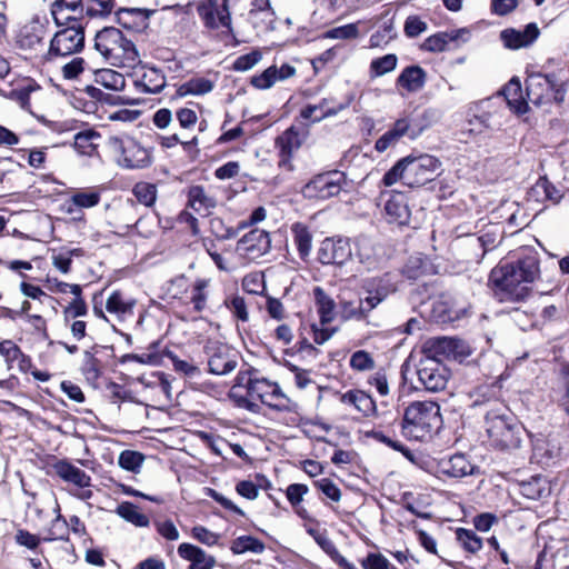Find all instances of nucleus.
I'll use <instances>...</instances> for the list:
<instances>
[{"label":"nucleus","mask_w":569,"mask_h":569,"mask_svg":"<svg viewBox=\"0 0 569 569\" xmlns=\"http://www.w3.org/2000/svg\"><path fill=\"white\" fill-rule=\"evenodd\" d=\"M363 300L371 308L376 309L378 305L385 301L391 293L397 290L392 277L389 273L382 277L367 278L362 282Z\"/></svg>","instance_id":"ddd939ff"},{"label":"nucleus","mask_w":569,"mask_h":569,"mask_svg":"<svg viewBox=\"0 0 569 569\" xmlns=\"http://www.w3.org/2000/svg\"><path fill=\"white\" fill-rule=\"evenodd\" d=\"M100 134L93 130L80 131L74 136V149L81 153L90 156L97 148L94 142Z\"/></svg>","instance_id":"a18cd8bd"},{"label":"nucleus","mask_w":569,"mask_h":569,"mask_svg":"<svg viewBox=\"0 0 569 569\" xmlns=\"http://www.w3.org/2000/svg\"><path fill=\"white\" fill-rule=\"evenodd\" d=\"M448 43L449 40L447 33L441 32L428 37L422 43V49L430 52H441L446 50Z\"/></svg>","instance_id":"69168bd1"},{"label":"nucleus","mask_w":569,"mask_h":569,"mask_svg":"<svg viewBox=\"0 0 569 569\" xmlns=\"http://www.w3.org/2000/svg\"><path fill=\"white\" fill-rule=\"evenodd\" d=\"M340 401L355 407L366 417L375 415L377 410L375 400L362 390H349L340 396Z\"/></svg>","instance_id":"bb28decb"},{"label":"nucleus","mask_w":569,"mask_h":569,"mask_svg":"<svg viewBox=\"0 0 569 569\" xmlns=\"http://www.w3.org/2000/svg\"><path fill=\"white\" fill-rule=\"evenodd\" d=\"M84 47V28L82 23L64 26L52 37L48 59L68 57L80 52Z\"/></svg>","instance_id":"6e6552de"},{"label":"nucleus","mask_w":569,"mask_h":569,"mask_svg":"<svg viewBox=\"0 0 569 569\" xmlns=\"http://www.w3.org/2000/svg\"><path fill=\"white\" fill-rule=\"evenodd\" d=\"M313 297L321 326L332 322L336 318V302L321 287L313 288Z\"/></svg>","instance_id":"72a5a7b5"},{"label":"nucleus","mask_w":569,"mask_h":569,"mask_svg":"<svg viewBox=\"0 0 569 569\" xmlns=\"http://www.w3.org/2000/svg\"><path fill=\"white\" fill-rule=\"evenodd\" d=\"M539 276V262L527 256L516 262L499 263L489 276V282L500 300L521 301L530 293V284Z\"/></svg>","instance_id":"f257e3e1"},{"label":"nucleus","mask_w":569,"mask_h":569,"mask_svg":"<svg viewBox=\"0 0 569 569\" xmlns=\"http://www.w3.org/2000/svg\"><path fill=\"white\" fill-rule=\"evenodd\" d=\"M486 406L485 427L491 445L501 450L518 449L522 442L523 428L509 409L498 401L479 402Z\"/></svg>","instance_id":"f03ea898"},{"label":"nucleus","mask_w":569,"mask_h":569,"mask_svg":"<svg viewBox=\"0 0 569 569\" xmlns=\"http://www.w3.org/2000/svg\"><path fill=\"white\" fill-rule=\"evenodd\" d=\"M216 199L203 187L192 186L188 191V206L200 214H208L216 207Z\"/></svg>","instance_id":"7c9ffc66"},{"label":"nucleus","mask_w":569,"mask_h":569,"mask_svg":"<svg viewBox=\"0 0 569 569\" xmlns=\"http://www.w3.org/2000/svg\"><path fill=\"white\" fill-rule=\"evenodd\" d=\"M107 144L124 168H143L150 163L149 151L128 134L111 136Z\"/></svg>","instance_id":"0eeeda50"},{"label":"nucleus","mask_w":569,"mask_h":569,"mask_svg":"<svg viewBox=\"0 0 569 569\" xmlns=\"http://www.w3.org/2000/svg\"><path fill=\"white\" fill-rule=\"evenodd\" d=\"M94 82L106 89L122 91L126 87L124 77L112 69H101L94 73Z\"/></svg>","instance_id":"a19ab883"},{"label":"nucleus","mask_w":569,"mask_h":569,"mask_svg":"<svg viewBox=\"0 0 569 569\" xmlns=\"http://www.w3.org/2000/svg\"><path fill=\"white\" fill-rule=\"evenodd\" d=\"M208 355L209 371L222 376L233 371L237 367V353L228 345L214 340H208L204 346Z\"/></svg>","instance_id":"f8f14e48"},{"label":"nucleus","mask_w":569,"mask_h":569,"mask_svg":"<svg viewBox=\"0 0 569 569\" xmlns=\"http://www.w3.org/2000/svg\"><path fill=\"white\" fill-rule=\"evenodd\" d=\"M565 82L555 73L530 74L526 80V93L528 103L531 102L537 107L555 102L561 104L566 97Z\"/></svg>","instance_id":"39448f33"},{"label":"nucleus","mask_w":569,"mask_h":569,"mask_svg":"<svg viewBox=\"0 0 569 569\" xmlns=\"http://www.w3.org/2000/svg\"><path fill=\"white\" fill-rule=\"evenodd\" d=\"M562 197V190L549 181L547 177H540L528 192V198L537 202L551 201L558 203Z\"/></svg>","instance_id":"b1692460"},{"label":"nucleus","mask_w":569,"mask_h":569,"mask_svg":"<svg viewBox=\"0 0 569 569\" xmlns=\"http://www.w3.org/2000/svg\"><path fill=\"white\" fill-rule=\"evenodd\" d=\"M376 242L365 236L358 237L356 240V257L363 268L368 271L376 270L380 256Z\"/></svg>","instance_id":"5701e85b"},{"label":"nucleus","mask_w":569,"mask_h":569,"mask_svg":"<svg viewBox=\"0 0 569 569\" xmlns=\"http://www.w3.org/2000/svg\"><path fill=\"white\" fill-rule=\"evenodd\" d=\"M406 174L405 184L415 188L432 181L438 174L441 162L433 156L420 154L418 157H405Z\"/></svg>","instance_id":"1a4fd4ad"},{"label":"nucleus","mask_w":569,"mask_h":569,"mask_svg":"<svg viewBox=\"0 0 569 569\" xmlns=\"http://www.w3.org/2000/svg\"><path fill=\"white\" fill-rule=\"evenodd\" d=\"M460 546L470 553H476L482 548V540L472 530L459 528L456 531Z\"/></svg>","instance_id":"09e8293b"},{"label":"nucleus","mask_w":569,"mask_h":569,"mask_svg":"<svg viewBox=\"0 0 569 569\" xmlns=\"http://www.w3.org/2000/svg\"><path fill=\"white\" fill-rule=\"evenodd\" d=\"M247 393L251 399L263 401L268 393L277 390V383L264 378H248L246 382Z\"/></svg>","instance_id":"79ce46f5"},{"label":"nucleus","mask_w":569,"mask_h":569,"mask_svg":"<svg viewBox=\"0 0 569 569\" xmlns=\"http://www.w3.org/2000/svg\"><path fill=\"white\" fill-rule=\"evenodd\" d=\"M301 144L302 139L300 138V134L295 129V127H290L281 136H279L276 140V146L280 149V164H289L290 158L301 147Z\"/></svg>","instance_id":"cd10ccee"},{"label":"nucleus","mask_w":569,"mask_h":569,"mask_svg":"<svg viewBox=\"0 0 569 569\" xmlns=\"http://www.w3.org/2000/svg\"><path fill=\"white\" fill-rule=\"evenodd\" d=\"M291 232L300 258H308L312 248V236L309 229L305 224L297 222L292 224Z\"/></svg>","instance_id":"ea45409f"},{"label":"nucleus","mask_w":569,"mask_h":569,"mask_svg":"<svg viewBox=\"0 0 569 569\" xmlns=\"http://www.w3.org/2000/svg\"><path fill=\"white\" fill-rule=\"evenodd\" d=\"M421 132L422 129L412 127L408 118H400L376 141L375 149L378 152H385L388 148L395 147L401 138L408 137L415 140Z\"/></svg>","instance_id":"2eb2a0df"},{"label":"nucleus","mask_w":569,"mask_h":569,"mask_svg":"<svg viewBox=\"0 0 569 569\" xmlns=\"http://www.w3.org/2000/svg\"><path fill=\"white\" fill-rule=\"evenodd\" d=\"M459 339L449 337H433L429 338L422 347L423 357H431L433 359L456 357L461 347Z\"/></svg>","instance_id":"6ab92c4d"},{"label":"nucleus","mask_w":569,"mask_h":569,"mask_svg":"<svg viewBox=\"0 0 569 569\" xmlns=\"http://www.w3.org/2000/svg\"><path fill=\"white\" fill-rule=\"evenodd\" d=\"M398 58L393 53L386 54L381 58L373 59L370 63V77H381L396 69Z\"/></svg>","instance_id":"de8ad7c7"},{"label":"nucleus","mask_w":569,"mask_h":569,"mask_svg":"<svg viewBox=\"0 0 569 569\" xmlns=\"http://www.w3.org/2000/svg\"><path fill=\"white\" fill-rule=\"evenodd\" d=\"M278 81L277 67L271 66L266 69L262 73L252 77L251 84L257 89H269Z\"/></svg>","instance_id":"13d9d810"},{"label":"nucleus","mask_w":569,"mask_h":569,"mask_svg":"<svg viewBox=\"0 0 569 569\" xmlns=\"http://www.w3.org/2000/svg\"><path fill=\"white\" fill-rule=\"evenodd\" d=\"M81 371L89 382L97 381L101 373L99 360L88 350L83 352Z\"/></svg>","instance_id":"603ef678"},{"label":"nucleus","mask_w":569,"mask_h":569,"mask_svg":"<svg viewBox=\"0 0 569 569\" xmlns=\"http://www.w3.org/2000/svg\"><path fill=\"white\" fill-rule=\"evenodd\" d=\"M371 311V308L368 307L362 297L359 299L358 306H356L351 301H346L341 303V317L345 320L355 319L358 321H362L369 317Z\"/></svg>","instance_id":"37998d69"},{"label":"nucleus","mask_w":569,"mask_h":569,"mask_svg":"<svg viewBox=\"0 0 569 569\" xmlns=\"http://www.w3.org/2000/svg\"><path fill=\"white\" fill-rule=\"evenodd\" d=\"M352 256V250L347 239H325L318 250V260L322 264L342 266Z\"/></svg>","instance_id":"dca6fc26"},{"label":"nucleus","mask_w":569,"mask_h":569,"mask_svg":"<svg viewBox=\"0 0 569 569\" xmlns=\"http://www.w3.org/2000/svg\"><path fill=\"white\" fill-rule=\"evenodd\" d=\"M426 82V73L419 66H410L402 70L397 79V86L408 92L419 91Z\"/></svg>","instance_id":"2f4dec72"},{"label":"nucleus","mask_w":569,"mask_h":569,"mask_svg":"<svg viewBox=\"0 0 569 569\" xmlns=\"http://www.w3.org/2000/svg\"><path fill=\"white\" fill-rule=\"evenodd\" d=\"M536 23H529L523 31L506 29L500 33L505 46L510 49H519L530 46L539 36Z\"/></svg>","instance_id":"4be33fe9"},{"label":"nucleus","mask_w":569,"mask_h":569,"mask_svg":"<svg viewBox=\"0 0 569 569\" xmlns=\"http://www.w3.org/2000/svg\"><path fill=\"white\" fill-rule=\"evenodd\" d=\"M520 492L528 499L538 500L550 493V487L543 477L536 476L520 485Z\"/></svg>","instance_id":"58836bf2"},{"label":"nucleus","mask_w":569,"mask_h":569,"mask_svg":"<svg viewBox=\"0 0 569 569\" xmlns=\"http://www.w3.org/2000/svg\"><path fill=\"white\" fill-rule=\"evenodd\" d=\"M506 101L511 110L518 114L528 111V99H523L520 81L511 79L503 89Z\"/></svg>","instance_id":"f704fd0d"},{"label":"nucleus","mask_w":569,"mask_h":569,"mask_svg":"<svg viewBox=\"0 0 569 569\" xmlns=\"http://www.w3.org/2000/svg\"><path fill=\"white\" fill-rule=\"evenodd\" d=\"M136 302V299L126 297L121 291L116 290L108 297L106 309L118 318H126L133 315Z\"/></svg>","instance_id":"473e14b6"},{"label":"nucleus","mask_w":569,"mask_h":569,"mask_svg":"<svg viewBox=\"0 0 569 569\" xmlns=\"http://www.w3.org/2000/svg\"><path fill=\"white\" fill-rule=\"evenodd\" d=\"M177 552L182 560L190 563L188 569H213L217 565V560L212 555L189 542L180 543Z\"/></svg>","instance_id":"a211bd4d"},{"label":"nucleus","mask_w":569,"mask_h":569,"mask_svg":"<svg viewBox=\"0 0 569 569\" xmlns=\"http://www.w3.org/2000/svg\"><path fill=\"white\" fill-rule=\"evenodd\" d=\"M100 202V193L97 191H79L73 193L66 202V212L80 219L81 209L96 207Z\"/></svg>","instance_id":"c756f323"},{"label":"nucleus","mask_w":569,"mask_h":569,"mask_svg":"<svg viewBox=\"0 0 569 569\" xmlns=\"http://www.w3.org/2000/svg\"><path fill=\"white\" fill-rule=\"evenodd\" d=\"M475 466L462 453L442 458L437 463V472L452 478H461L472 475Z\"/></svg>","instance_id":"aec40b11"},{"label":"nucleus","mask_w":569,"mask_h":569,"mask_svg":"<svg viewBox=\"0 0 569 569\" xmlns=\"http://www.w3.org/2000/svg\"><path fill=\"white\" fill-rule=\"evenodd\" d=\"M138 91L142 93H158L166 86V77L156 68H144L134 81Z\"/></svg>","instance_id":"c85d7f7f"},{"label":"nucleus","mask_w":569,"mask_h":569,"mask_svg":"<svg viewBox=\"0 0 569 569\" xmlns=\"http://www.w3.org/2000/svg\"><path fill=\"white\" fill-rule=\"evenodd\" d=\"M116 513L136 527L146 528L150 525L148 516L140 512L139 507L129 501L121 502L117 507Z\"/></svg>","instance_id":"4c0bfd02"},{"label":"nucleus","mask_w":569,"mask_h":569,"mask_svg":"<svg viewBox=\"0 0 569 569\" xmlns=\"http://www.w3.org/2000/svg\"><path fill=\"white\" fill-rule=\"evenodd\" d=\"M406 170V161L405 158H402L385 173L382 178L383 186L390 187L399 181L405 184Z\"/></svg>","instance_id":"bf43d9fd"},{"label":"nucleus","mask_w":569,"mask_h":569,"mask_svg":"<svg viewBox=\"0 0 569 569\" xmlns=\"http://www.w3.org/2000/svg\"><path fill=\"white\" fill-rule=\"evenodd\" d=\"M210 230L216 238L221 240L232 239L238 236L239 231H241L238 227L231 228L226 226L224 221L219 217L210 219Z\"/></svg>","instance_id":"5fc2aeb1"},{"label":"nucleus","mask_w":569,"mask_h":569,"mask_svg":"<svg viewBox=\"0 0 569 569\" xmlns=\"http://www.w3.org/2000/svg\"><path fill=\"white\" fill-rule=\"evenodd\" d=\"M319 547L339 566L340 569H357L356 566L349 562L337 549L336 545L326 535L309 531Z\"/></svg>","instance_id":"c9c22d12"},{"label":"nucleus","mask_w":569,"mask_h":569,"mask_svg":"<svg viewBox=\"0 0 569 569\" xmlns=\"http://www.w3.org/2000/svg\"><path fill=\"white\" fill-rule=\"evenodd\" d=\"M359 36L358 23H348L345 26L332 28L325 33L327 39H356Z\"/></svg>","instance_id":"4d7b16f0"},{"label":"nucleus","mask_w":569,"mask_h":569,"mask_svg":"<svg viewBox=\"0 0 569 569\" xmlns=\"http://www.w3.org/2000/svg\"><path fill=\"white\" fill-rule=\"evenodd\" d=\"M144 461V456L134 450H123L118 458L119 466L131 472H139L142 463Z\"/></svg>","instance_id":"8fccbe9b"},{"label":"nucleus","mask_w":569,"mask_h":569,"mask_svg":"<svg viewBox=\"0 0 569 569\" xmlns=\"http://www.w3.org/2000/svg\"><path fill=\"white\" fill-rule=\"evenodd\" d=\"M94 49L104 61L120 68H133L140 63L136 44L114 27H106L97 32Z\"/></svg>","instance_id":"7ed1b4c3"},{"label":"nucleus","mask_w":569,"mask_h":569,"mask_svg":"<svg viewBox=\"0 0 569 569\" xmlns=\"http://www.w3.org/2000/svg\"><path fill=\"white\" fill-rule=\"evenodd\" d=\"M137 200L146 207H151L157 199V187L149 182H139L133 188Z\"/></svg>","instance_id":"864d4df0"},{"label":"nucleus","mask_w":569,"mask_h":569,"mask_svg":"<svg viewBox=\"0 0 569 569\" xmlns=\"http://www.w3.org/2000/svg\"><path fill=\"white\" fill-rule=\"evenodd\" d=\"M351 181L342 171H328L317 174L301 190L305 198L310 200H326L338 196L341 191H348Z\"/></svg>","instance_id":"423d86ee"},{"label":"nucleus","mask_w":569,"mask_h":569,"mask_svg":"<svg viewBox=\"0 0 569 569\" xmlns=\"http://www.w3.org/2000/svg\"><path fill=\"white\" fill-rule=\"evenodd\" d=\"M262 59V53L259 50H253L247 54H242L233 62L236 71H248L253 68Z\"/></svg>","instance_id":"680f3d73"},{"label":"nucleus","mask_w":569,"mask_h":569,"mask_svg":"<svg viewBox=\"0 0 569 569\" xmlns=\"http://www.w3.org/2000/svg\"><path fill=\"white\" fill-rule=\"evenodd\" d=\"M440 407L433 401H415L403 413L402 432L406 437L422 440L440 429Z\"/></svg>","instance_id":"20e7f679"},{"label":"nucleus","mask_w":569,"mask_h":569,"mask_svg":"<svg viewBox=\"0 0 569 569\" xmlns=\"http://www.w3.org/2000/svg\"><path fill=\"white\" fill-rule=\"evenodd\" d=\"M264 548V543L259 539L252 536H241L232 541L230 550L234 555H241L247 551L253 553H262Z\"/></svg>","instance_id":"c03bdc74"},{"label":"nucleus","mask_w":569,"mask_h":569,"mask_svg":"<svg viewBox=\"0 0 569 569\" xmlns=\"http://www.w3.org/2000/svg\"><path fill=\"white\" fill-rule=\"evenodd\" d=\"M560 456V447L555 439L539 437L533 441L532 457L542 466L550 463Z\"/></svg>","instance_id":"a878e982"},{"label":"nucleus","mask_w":569,"mask_h":569,"mask_svg":"<svg viewBox=\"0 0 569 569\" xmlns=\"http://www.w3.org/2000/svg\"><path fill=\"white\" fill-rule=\"evenodd\" d=\"M153 526H154L157 532L166 540L176 541L180 538V533H179L176 525L170 519L156 520L153 522Z\"/></svg>","instance_id":"e2e57ef3"},{"label":"nucleus","mask_w":569,"mask_h":569,"mask_svg":"<svg viewBox=\"0 0 569 569\" xmlns=\"http://www.w3.org/2000/svg\"><path fill=\"white\" fill-rule=\"evenodd\" d=\"M113 7V0H90L87 4L86 13L90 17L107 16L111 13Z\"/></svg>","instance_id":"0e129e2a"},{"label":"nucleus","mask_w":569,"mask_h":569,"mask_svg":"<svg viewBox=\"0 0 569 569\" xmlns=\"http://www.w3.org/2000/svg\"><path fill=\"white\" fill-rule=\"evenodd\" d=\"M417 375L426 390L438 392L447 386L449 371L440 359L422 357L417 366Z\"/></svg>","instance_id":"9b49d317"},{"label":"nucleus","mask_w":569,"mask_h":569,"mask_svg":"<svg viewBox=\"0 0 569 569\" xmlns=\"http://www.w3.org/2000/svg\"><path fill=\"white\" fill-rule=\"evenodd\" d=\"M191 536L192 538H194L196 540H198L200 543H203L208 547H212V546H216L218 545L219 540H220V535L219 533H216L211 530H209L208 528L203 527V526H194L192 529H191Z\"/></svg>","instance_id":"052dcab7"},{"label":"nucleus","mask_w":569,"mask_h":569,"mask_svg":"<svg viewBox=\"0 0 569 569\" xmlns=\"http://www.w3.org/2000/svg\"><path fill=\"white\" fill-rule=\"evenodd\" d=\"M213 87V82L207 78H191L177 88L176 94L179 98L202 96L211 92Z\"/></svg>","instance_id":"e433bc0d"},{"label":"nucleus","mask_w":569,"mask_h":569,"mask_svg":"<svg viewBox=\"0 0 569 569\" xmlns=\"http://www.w3.org/2000/svg\"><path fill=\"white\" fill-rule=\"evenodd\" d=\"M51 14L58 27L81 23L82 0H56L51 6Z\"/></svg>","instance_id":"f3484780"},{"label":"nucleus","mask_w":569,"mask_h":569,"mask_svg":"<svg viewBox=\"0 0 569 569\" xmlns=\"http://www.w3.org/2000/svg\"><path fill=\"white\" fill-rule=\"evenodd\" d=\"M315 486L329 499L335 502L340 501L341 490L339 487L329 478H322L315 482Z\"/></svg>","instance_id":"338daca9"},{"label":"nucleus","mask_w":569,"mask_h":569,"mask_svg":"<svg viewBox=\"0 0 569 569\" xmlns=\"http://www.w3.org/2000/svg\"><path fill=\"white\" fill-rule=\"evenodd\" d=\"M197 12L206 28L232 32L229 0H201L197 4Z\"/></svg>","instance_id":"9d476101"},{"label":"nucleus","mask_w":569,"mask_h":569,"mask_svg":"<svg viewBox=\"0 0 569 569\" xmlns=\"http://www.w3.org/2000/svg\"><path fill=\"white\" fill-rule=\"evenodd\" d=\"M363 569H390L389 560L379 552H370L361 560Z\"/></svg>","instance_id":"774afa93"},{"label":"nucleus","mask_w":569,"mask_h":569,"mask_svg":"<svg viewBox=\"0 0 569 569\" xmlns=\"http://www.w3.org/2000/svg\"><path fill=\"white\" fill-rule=\"evenodd\" d=\"M385 214L390 223L405 226L409 222L410 209L403 193L393 192L389 194L385 203Z\"/></svg>","instance_id":"412c9836"},{"label":"nucleus","mask_w":569,"mask_h":569,"mask_svg":"<svg viewBox=\"0 0 569 569\" xmlns=\"http://www.w3.org/2000/svg\"><path fill=\"white\" fill-rule=\"evenodd\" d=\"M271 249L269 233L261 229H252L246 233L238 242L236 250L250 260H256Z\"/></svg>","instance_id":"4468645a"},{"label":"nucleus","mask_w":569,"mask_h":569,"mask_svg":"<svg viewBox=\"0 0 569 569\" xmlns=\"http://www.w3.org/2000/svg\"><path fill=\"white\" fill-rule=\"evenodd\" d=\"M53 470L63 481L70 482L78 488H87L91 485L90 476L67 460L56 462Z\"/></svg>","instance_id":"393cba45"},{"label":"nucleus","mask_w":569,"mask_h":569,"mask_svg":"<svg viewBox=\"0 0 569 569\" xmlns=\"http://www.w3.org/2000/svg\"><path fill=\"white\" fill-rule=\"evenodd\" d=\"M209 281L206 279H197L191 290L190 301L193 305V309L197 312H201L207 306V288Z\"/></svg>","instance_id":"3c124183"},{"label":"nucleus","mask_w":569,"mask_h":569,"mask_svg":"<svg viewBox=\"0 0 569 569\" xmlns=\"http://www.w3.org/2000/svg\"><path fill=\"white\" fill-rule=\"evenodd\" d=\"M81 249L74 248V249H60V250H53L51 260L52 264L62 273H68L70 271L72 257L73 256H80Z\"/></svg>","instance_id":"49530a36"},{"label":"nucleus","mask_w":569,"mask_h":569,"mask_svg":"<svg viewBox=\"0 0 569 569\" xmlns=\"http://www.w3.org/2000/svg\"><path fill=\"white\" fill-rule=\"evenodd\" d=\"M375 366L376 362L372 356L365 350H358L350 357V367L356 371L372 370Z\"/></svg>","instance_id":"6e6d98bb"}]
</instances>
